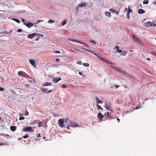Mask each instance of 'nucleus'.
Listing matches in <instances>:
<instances>
[{
  "instance_id": "052dcab7",
  "label": "nucleus",
  "mask_w": 156,
  "mask_h": 156,
  "mask_svg": "<svg viewBox=\"0 0 156 156\" xmlns=\"http://www.w3.org/2000/svg\"><path fill=\"white\" fill-rule=\"evenodd\" d=\"M21 20H22V22L24 23V22L25 21V20L24 19H22Z\"/></svg>"
},
{
  "instance_id": "c03bdc74",
  "label": "nucleus",
  "mask_w": 156,
  "mask_h": 156,
  "mask_svg": "<svg viewBox=\"0 0 156 156\" xmlns=\"http://www.w3.org/2000/svg\"><path fill=\"white\" fill-rule=\"evenodd\" d=\"M77 63L79 64V65H82V62L81 61H79V62H77Z\"/></svg>"
},
{
  "instance_id": "2f4dec72",
  "label": "nucleus",
  "mask_w": 156,
  "mask_h": 156,
  "mask_svg": "<svg viewBox=\"0 0 156 156\" xmlns=\"http://www.w3.org/2000/svg\"><path fill=\"white\" fill-rule=\"evenodd\" d=\"M83 65L84 66L86 67H88L89 66V64L87 63H84Z\"/></svg>"
},
{
  "instance_id": "13d9d810",
  "label": "nucleus",
  "mask_w": 156,
  "mask_h": 156,
  "mask_svg": "<svg viewBox=\"0 0 156 156\" xmlns=\"http://www.w3.org/2000/svg\"><path fill=\"white\" fill-rule=\"evenodd\" d=\"M39 38H40L39 37H37L35 39V40L36 41H38L39 40Z\"/></svg>"
},
{
  "instance_id": "dca6fc26",
  "label": "nucleus",
  "mask_w": 156,
  "mask_h": 156,
  "mask_svg": "<svg viewBox=\"0 0 156 156\" xmlns=\"http://www.w3.org/2000/svg\"><path fill=\"white\" fill-rule=\"evenodd\" d=\"M95 99L96 100L97 102L98 103H102L103 102L102 101H101V100H100L98 97H96L95 98Z\"/></svg>"
},
{
  "instance_id": "8fccbe9b",
  "label": "nucleus",
  "mask_w": 156,
  "mask_h": 156,
  "mask_svg": "<svg viewBox=\"0 0 156 156\" xmlns=\"http://www.w3.org/2000/svg\"><path fill=\"white\" fill-rule=\"evenodd\" d=\"M25 87H26V88H28V84H25Z\"/></svg>"
},
{
  "instance_id": "bb28decb",
  "label": "nucleus",
  "mask_w": 156,
  "mask_h": 156,
  "mask_svg": "<svg viewBox=\"0 0 156 156\" xmlns=\"http://www.w3.org/2000/svg\"><path fill=\"white\" fill-rule=\"evenodd\" d=\"M112 67L114 69L116 70L119 72V69L117 68L115 66H112Z\"/></svg>"
},
{
  "instance_id": "a211bd4d",
  "label": "nucleus",
  "mask_w": 156,
  "mask_h": 156,
  "mask_svg": "<svg viewBox=\"0 0 156 156\" xmlns=\"http://www.w3.org/2000/svg\"><path fill=\"white\" fill-rule=\"evenodd\" d=\"M119 72H121L123 74L126 75V73H127L126 71L120 69H119Z\"/></svg>"
},
{
  "instance_id": "9b49d317",
  "label": "nucleus",
  "mask_w": 156,
  "mask_h": 156,
  "mask_svg": "<svg viewBox=\"0 0 156 156\" xmlns=\"http://www.w3.org/2000/svg\"><path fill=\"white\" fill-rule=\"evenodd\" d=\"M151 22L150 21H148L145 23L144 25L145 27H150L151 26Z\"/></svg>"
},
{
  "instance_id": "49530a36",
  "label": "nucleus",
  "mask_w": 156,
  "mask_h": 156,
  "mask_svg": "<svg viewBox=\"0 0 156 156\" xmlns=\"http://www.w3.org/2000/svg\"><path fill=\"white\" fill-rule=\"evenodd\" d=\"M55 53H60V52L58 51H55Z\"/></svg>"
},
{
  "instance_id": "c9c22d12",
  "label": "nucleus",
  "mask_w": 156,
  "mask_h": 156,
  "mask_svg": "<svg viewBox=\"0 0 156 156\" xmlns=\"http://www.w3.org/2000/svg\"><path fill=\"white\" fill-rule=\"evenodd\" d=\"M38 122V120H35L33 121V124H36V123H37Z\"/></svg>"
},
{
  "instance_id": "f03ea898",
  "label": "nucleus",
  "mask_w": 156,
  "mask_h": 156,
  "mask_svg": "<svg viewBox=\"0 0 156 156\" xmlns=\"http://www.w3.org/2000/svg\"><path fill=\"white\" fill-rule=\"evenodd\" d=\"M95 55H96L97 57H98L100 59V60H101L102 61L105 62L107 63H111L109 62L106 59L102 57H100L98 55H97L96 53H94V54Z\"/></svg>"
},
{
  "instance_id": "680f3d73",
  "label": "nucleus",
  "mask_w": 156,
  "mask_h": 156,
  "mask_svg": "<svg viewBox=\"0 0 156 156\" xmlns=\"http://www.w3.org/2000/svg\"><path fill=\"white\" fill-rule=\"evenodd\" d=\"M41 89H42V91H44L47 90V89H43L42 88H41Z\"/></svg>"
},
{
  "instance_id": "20e7f679",
  "label": "nucleus",
  "mask_w": 156,
  "mask_h": 156,
  "mask_svg": "<svg viewBox=\"0 0 156 156\" xmlns=\"http://www.w3.org/2000/svg\"><path fill=\"white\" fill-rule=\"evenodd\" d=\"M32 128L31 127H25L23 128V131L25 132H31Z\"/></svg>"
},
{
  "instance_id": "7ed1b4c3",
  "label": "nucleus",
  "mask_w": 156,
  "mask_h": 156,
  "mask_svg": "<svg viewBox=\"0 0 156 156\" xmlns=\"http://www.w3.org/2000/svg\"><path fill=\"white\" fill-rule=\"evenodd\" d=\"M68 40L71 41H73V42H77V43H78L81 44H83L84 45V46H86L87 47H88V48H89V47L88 45L87 44H85L84 43H82V42L80 41H78V40H74V39H68Z\"/></svg>"
},
{
  "instance_id": "f3484780",
  "label": "nucleus",
  "mask_w": 156,
  "mask_h": 156,
  "mask_svg": "<svg viewBox=\"0 0 156 156\" xmlns=\"http://www.w3.org/2000/svg\"><path fill=\"white\" fill-rule=\"evenodd\" d=\"M132 10L130 9V8L129 7H128V9L127 11V14H128L130 15V12H132Z\"/></svg>"
},
{
  "instance_id": "0e129e2a",
  "label": "nucleus",
  "mask_w": 156,
  "mask_h": 156,
  "mask_svg": "<svg viewBox=\"0 0 156 156\" xmlns=\"http://www.w3.org/2000/svg\"><path fill=\"white\" fill-rule=\"evenodd\" d=\"M117 120L118 121V122H120V119H119L118 118H117Z\"/></svg>"
},
{
  "instance_id": "1a4fd4ad",
  "label": "nucleus",
  "mask_w": 156,
  "mask_h": 156,
  "mask_svg": "<svg viewBox=\"0 0 156 156\" xmlns=\"http://www.w3.org/2000/svg\"><path fill=\"white\" fill-rule=\"evenodd\" d=\"M24 24L26 25L28 27L30 28L33 26V24L32 23H24Z\"/></svg>"
},
{
  "instance_id": "b1692460",
  "label": "nucleus",
  "mask_w": 156,
  "mask_h": 156,
  "mask_svg": "<svg viewBox=\"0 0 156 156\" xmlns=\"http://www.w3.org/2000/svg\"><path fill=\"white\" fill-rule=\"evenodd\" d=\"M115 48H118V49H117V52H118L119 53L122 52V51L119 49V47L118 46H116Z\"/></svg>"
},
{
  "instance_id": "ea45409f",
  "label": "nucleus",
  "mask_w": 156,
  "mask_h": 156,
  "mask_svg": "<svg viewBox=\"0 0 156 156\" xmlns=\"http://www.w3.org/2000/svg\"><path fill=\"white\" fill-rule=\"evenodd\" d=\"M4 90V88L0 87V91H3Z\"/></svg>"
},
{
  "instance_id": "4be33fe9",
  "label": "nucleus",
  "mask_w": 156,
  "mask_h": 156,
  "mask_svg": "<svg viewBox=\"0 0 156 156\" xmlns=\"http://www.w3.org/2000/svg\"><path fill=\"white\" fill-rule=\"evenodd\" d=\"M51 85V83L49 82H45L43 84V86H50Z\"/></svg>"
},
{
  "instance_id": "774afa93",
  "label": "nucleus",
  "mask_w": 156,
  "mask_h": 156,
  "mask_svg": "<svg viewBox=\"0 0 156 156\" xmlns=\"http://www.w3.org/2000/svg\"><path fill=\"white\" fill-rule=\"evenodd\" d=\"M4 144L2 143H0V145H3Z\"/></svg>"
},
{
  "instance_id": "4468645a",
  "label": "nucleus",
  "mask_w": 156,
  "mask_h": 156,
  "mask_svg": "<svg viewBox=\"0 0 156 156\" xmlns=\"http://www.w3.org/2000/svg\"><path fill=\"white\" fill-rule=\"evenodd\" d=\"M16 127L14 126H12L10 127V129L13 132L15 131L16 129Z\"/></svg>"
},
{
  "instance_id": "2eb2a0df",
  "label": "nucleus",
  "mask_w": 156,
  "mask_h": 156,
  "mask_svg": "<svg viewBox=\"0 0 156 156\" xmlns=\"http://www.w3.org/2000/svg\"><path fill=\"white\" fill-rule=\"evenodd\" d=\"M86 6V5L85 2H83V3H82L80 4H79L78 5V7H85Z\"/></svg>"
},
{
  "instance_id": "72a5a7b5",
  "label": "nucleus",
  "mask_w": 156,
  "mask_h": 156,
  "mask_svg": "<svg viewBox=\"0 0 156 156\" xmlns=\"http://www.w3.org/2000/svg\"><path fill=\"white\" fill-rule=\"evenodd\" d=\"M106 114H107V115L108 117H110L111 116L110 115L109 113L108 112H107L106 113H105V115H106Z\"/></svg>"
},
{
  "instance_id": "864d4df0",
  "label": "nucleus",
  "mask_w": 156,
  "mask_h": 156,
  "mask_svg": "<svg viewBox=\"0 0 156 156\" xmlns=\"http://www.w3.org/2000/svg\"><path fill=\"white\" fill-rule=\"evenodd\" d=\"M83 49L86 51L90 52V50H88V49H85V48H84Z\"/></svg>"
},
{
  "instance_id": "37998d69",
  "label": "nucleus",
  "mask_w": 156,
  "mask_h": 156,
  "mask_svg": "<svg viewBox=\"0 0 156 156\" xmlns=\"http://www.w3.org/2000/svg\"><path fill=\"white\" fill-rule=\"evenodd\" d=\"M43 21L42 20V22H43ZM41 22V20H38L37 21L36 23H39Z\"/></svg>"
},
{
  "instance_id": "0eeeda50",
  "label": "nucleus",
  "mask_w": 156,
  "mask_h": 156,
  "mask_svg": "<svg viewBox=\"0 0 156 156\" xmlns=\"http://www.w3.org/2000/svg\"><path fill=\"white\" fill-rule=\"evenodd\" d=\"M18 74L20 76H23V77H26L27 74L24 72L21 71L18 72Z\"/></svg>"
},
{
  "instance_id": "473e14b6",
  "label": "nucleus",
  "mask_w": 156,
  "mask_h": 156,
  "mask_svg": "<svg viewBox=\"0 0 156 156\" xmlns=\"http://www.w3.org/2000/svg\"><path fill=\"white\" fill-rule=\"evenodd\" d=\"M66 20H64L63 21V22H62V26H64V25H65L66 23Z\"/></svg>"
},
{
  "instance_id": "6e6d98bb",
  "label": "nucleus",
  "mask_w": 156,
  "mask_h": 156,
  "mask_svg": "<svg viewBox=\"0 0 156 156\" xmlns=\"http://www.w3.org/2000/svg\"><path fill=\"white\" fill-rule=\"evenodd\" d=\"M52 91V90H50L47 92V93H50Z\"/></svg>"
},
{
  "instance_id": "a18cd8bd",
  "label": "nucleus",
  "mask_w": 156,
  "mask_h": 156,
  "mask_svg": "<svg viewBox=\"0 0 156 156\" xmlns=\"http://www.w3.org/2000/svg\"><path fill=\"white\" fill-rule=\"evenodd\" d=\"M110 11L112 12H114L115 11V10H114L113 9H110Z\"/></svg>"
},
{
  "instance_id": "9d476101",
  "label": "nucleus",
  "mask_w": 156,
  "mask_h": 156,
  "mask_svg": "<svg viewBox=\"0 0 156 156\" xmlns=\"http://www.w3.org/2000/svg\"><path fill=\"white\" fill-rule=\"evenodd\" d=\"M61 80V78H54L52 80L53 81L54 83H57L59 81Z\"/></svg>"
},
{
  "instance_id": "a19ab883",
  "label": "nucleus",
  "mask_w": 156,
  "mask_h": 156,
  "mask_svg": "<svg viewBox=\"0 0 156 156\" xmlns=\"http://www.w3.org/2000/svg\"><path fill=\"white\" fill-rule=\"evenodd\" d=\"M22 30L21 29H19L17 30V31L18 32H22Z\"/></svg>"
},
{
  "instance_id": "423d86ee",
  "label": "nucleus",
  "mask_w": 156,
  "mask_h": 156,
  "mask_svg": "<svg viewBox=\"0 0 156 156\" xmlns=\"http://www.w3.org/2000/svg\"><path fill=\"white\" fill-rule=\"evenodd\" d=\"M37 33H33L31 34H29L27 36V37L28 38H30L31 39H33L37 35Z\"/></svg>"
},
{
  "instance_id": "338daca9",
  "label": "nucleus",
  "mask_w": 156,
  "mask_h": 156,
  "mask_svg": "<svg viewBox=\"0 0 156 156\" xmlns=\"http://www.w3.org/2000/svg\"><path fill=\"white\" fill-rule=\"evenodd\" d=\"M43 139H45L46 138V137L45 136H44L43 137Z\"/></svg>"
},
{
  "instance_id": "a878e982",
  "label": "nucleus",
  "mask_w": 156,
  "mask_h": 156,
  "mask_svg": "<svg viewBox=\"0 0 156 156\" xmlns=\"http://www.w3.org/2000/svg\"><path fill=\"white\" fill-rule=\"evenodd\" d=\"M95 105L96 106H97V108L98 109H101L102 110H103V109H102V108L100 105H98L97 104H95Z\"/></svg>"
},
{
  "instance_id": "f8f14e48",
  "label": "nucleus",
  "mask_w": 156,
  "mask_h": 156,
  "mask_svg": "<svg viewBox=\"0 0 156 156\" xmlns=\"http://www.w3.org/2000/svg\"><path fill=\"white\" fill-rule=\"evenodd\" d=\"M138 13L140 14H142L144 13L145 11L142 9H140L138 10Z\"/></svg>"
},
{
  "instance_id": "e433bc0d",
  "label": "nucleus",
  "mask_w": 156,
  "mask_h": 156,
  "mask_svg": "<svg viewBox=\"0 0 156 156\" xmlns=\"http://www.w3.org/2000/svg\"><path fill=\"white\" fill-rule=\"evenodd\" d=\"M37 34L40 37H43L44 36L43 34H38L37 33Z\"/></svg>"
},
{
  "instance_id": "ddd939ff",
  "label": "nucleus",
  "mask_w": 156,
  "mask_h": 156,
  "mask_svg": "<svg viewBox=\"0 0 156 156\" xmlns=\"http://www.w3.org/2000/svg\"><path fill=\"white\" fill-rule=\"evenodd\" d=\"M30 63L34 67H36V66L35 65V62L33 59H30Z\"/></svg>"
},
{
  "instance_id": "603ef678",
  "label": "nucleus",
  "mask_w": 156,
  "mask_h": 156,
  "mask_svg": "<svg viewBox=\"0 0 156 156\" xmlns=\"http://www.w3.org/2000/svg\"><path fill=\"white\" fill-rule=\"evenodd\" d=\"M29 115V112H28L27 111L26 112V113L25 114V115Z\"/></svg>"
},
{
  "instance_id": "4d7b16f0",
  "label": "nucleus",
  "mask_w": 156,
  "mask_h": 156,
  "mask_svg": "<svg viewBox=\"0 0 156 156\" xmlns=\"http://www.w3.org/2000/svg\"><path fill=\"white\" fill-rule=\"evenodd\" d=\"M37 137H41V135H40V133H39L37 135Z\"/></svg>"
},
{
  "instance_id": "c85d7f7f",
  "label": "nucleus",
  "mask_w": 156,
  "mask_h": 156,
  "mask_svg": "<svg viewBox=\"0 0 156 156\" xmlns=\"http://www.w3.org/2000/svg\"><path fill=\"white\" fill-rule=\"evenodd\" d=\"M48 22L49 23H54L55 22V21L54 20H49L48 21Z\"/></svg>"
},
{
  "instance_id": "79ce46f5",
  "label": "nucleus",
  "mask_w": 156,
  "mask_h": 156,
  "mask_svg": "<svg viewBox=\"0 0 156 156\" xmlns=\"http://www.w3.org/2000/svg\"><path fill=\"white\" fill-rule=\"evenodd\" d=\"M61 86H62V87L64 88H66V85L62 84V85Z\"/></svg>"
},
{
  "instance_id": "aec40b11",
  "label": "nucleus",
  "mask_w": 156,
  "mask_h": 156,
  "mask_svg": "<svg viewBox=\"0 0 156 156\" xmlns=\"http://www.w3.org/2000/svg\"><path fill=\"white\" fill-rule=\"evenodd\" d=\"M132 37L133 40L136 42L139 40V39L133 35H132Z\"/></svg>"
},
{
  "instance_id": "5fc2aeb1",
  "label": "nucleus",
  "mask_w": 156,
  "mask_h": 156,
  "mask_svg": "<svg viewBox=\"0 0 156 156\" xmlns=\"http://www.w3.org/2000/svg\"><path fill=\"white\" fill-rule=\"evenodd\" d=\"M67 125H68V126H67L66 127V128L67 129H69V127H70L69 126V125H68V124H67Z\"/></svg>"
},
{
  "instance_id": "bf43d9fd",
  "label": "nucleus",
  "mask_w": 156,
  "mask_h": 156,
  "mask_svg": "<svg viewBox=\"0 0 156 156\" xmlns=\"http://www.w3.org/2000/svg\"><path fill=\"white\" fill-rule=\"evenodd\" d=\"M114 86H115L116 88H118L119 87V85H114Z\"/></svg>"
},
{
  "instance_id": "69168bd1",
  "label": "nucleus",
  "mask_w": 156,
  "mask_h": 156,
  "mask_svg": "<svg viewBox=\"0 0 156 156\" xmlns=\"http://www.w3.org/2000/svg\"><path fill=\"white\" fill-rule=\"evenodd\" d=\"M147 60H149V61H150V60H151V59H150V58H147Z\"/></svg>"
},
{
  "instance_id": "6ab92c4d",
  "label": "nucleus",
  "mask_w": 156,
  "mask_h": 156,
  "mask_svg": "<svg viewBox=\"0 0 156 156\" xmlns=\"http://www.w3.org/2000/svg\"><path fill=\"white\" fill-rule=\"evenodd\" d=\"M126 76H128L129 77L131 78L134 79V77L131 75L129 73H126Z\"/></svg>"
},
{
  "instance_id": "39448f33",
  "label": "nucleus",
  "mask_w": 156,
  "mask_h": 156,
  "mask_svg": "<svg viewBox=\"0 0 156 156\" xmlns=\"http://www.w3.org/2000/svg\"><path fill=\"white\" fill-rule=\"evenodd\" d=\"M58 124L59 125V126L61 127H63L64 126V125L63 124H64L63 120L61 119H60L58 120Z\"/></svg>"
},
{
  "instance_id": "e2e57ef3",
  "label": "nucleus",
  "mask_w": 156,
  "mask_h": 156,
  "mask_svg": "<svg viewBox=\"0 0 156 156\" xmlns=\"http://www.w3.org/2000/svg\"><path fill=\"white\" fill-rule=\"evenodd\" d=\"M79 74L81 75H82V73L80 72H79Z\"/></svg>"
},
{
  "instance_id": "4c0bfd02",
  "label": "nucleus",
  "mask_w": 156,
  "mask_h": 156,
  "mask_svg": "<svg viewBox=\"0 0 156 156\" xmlns=\"http://www.w3.org/2000/svg\"><path fill=\"white\" fill-rule=\"evenodd\" d=\"M29 136L28 135H25L24 136H23V138L24 139H25V138L28 137Z\"/></svg>"
},
{
  "instance_id": "f704fd0d",
  "label": "nucleus",
  "mask_w": 156,
  "mask_h": 156,
  "mask_svg": "<svg viewBox=\"0 0 156 156\" xmlns=\"http://www.w3.org/2000/svg\"><path fill=\"white\" fill-rule=\"evenodd\" d=\"M25 119V118L23 116H21L19 118V120H24Z\"/></svg>"
},
{
  "instance_id": "58836bf2",
  "label": "nucleus",
  "mask_w": 156,
  "mask_h": 156,
  "mask_svg": "<svg viewBox=\"0 0 156 156\" xmlns=\"http://www.w3.org/2000/svg\"><path fill=\"white\" fill-rule=\"evenodd\" d=\"M138 42V43L140 44H141L143 46V44L139 40L137 41Z\"/></svg>"
},
{
  "instance_id": "09e8293b",
  "label": "nucleus",
  "mask_w": 156,
  "mask_h": 156,
  "mask_svg": "<svg viewBox=\"0 0 156 156\" xmlns=\"http://www.w3.org/2000/svg\"><path fill=\"white\" fill-rule=\"evenodd\" d=\"M55 61L56 62H58L60 61V59L58 58H57L55 59Z\"/></svg>"
},
{
  "instance_id": "393cba45",
  "label": "nucleus",
  "mask_w": 156,
  "mask_h": 156,
  "mask_svg": "<svg viewBox=\"0 0 156 156\" xmlns=\"http://www.w3.org/2000/svg\"><path fill=\"white\" fill-rule=\"evenodd\" d=\"M122 53L121 54V55H123L124 56H125L127 53V51H122Z\"/></svg>"
},
{
  "instance_id": "7c9ffc66",
  "label": "nucleus",
  "mask_w": 156,
  "mask_h": 156,
  "mask_svg": "<svg viewBox=\"0 0 156 156\" xmlns=\"http://www.w3.org/2000/svg\"><path fill=\"white\" fill-rule=\"evenodd\" d=\"M90 42L91 43L94 44H96V43L95 41L93 40H90Z\"/></svg>"
},
{
  "instance_id": "3c124183",
  "label": "nucleus",
  "mask_w": 156,
  "mask_h": 156,
  "mask_svg": "<svg viewBox=\"0 0 156 156\" xmlns=\"http://www.w3.org/2000/svg\"><path fill=\"white\" fill-rule=\"evenodd\" d=\"M151 26L154 27L156 26V24L155 23H151Z\"/></svg>"
},
{
  "instance_id": "412c9836",
  "label": "nucleus",
  "mask_w": 156,
  "mask_h": 156,
  "mask_svg": "<svg viewBox=\"0 0 156 156\" xmlns=\"http://www.w3.org/2000/svg\"><path fill=\"white\" fill-rule=\"evenodd\" d=\"M105 15L108 17H111V13L109 12H106L105 13Z\"/></svg>"
},
{
  "instance_id": "f257e3e1",
  "label": "nucleus",
  "mask_w": 156,
  "mask_h": 156,
  "mask_svg": "<svg viewBox=\"0 0 156 156\" xmlns=\"http://www.w3.org/2000/svg\"><path fill=\"white\" fill-rule=\"evenodd\" d=\"M67 122V123L68 124V125H69V126L70 127H77L79 126L78 125L75 124L74 123L72 122L71 121L68 120L67 118L66 119L65 121V122Z\"/></svg>"
},
{
  "instance_id": "cd10ccee",
  "label": "nucleus",
  "mask_w": 156,
  "mask_h": 156,
  "mask_svg": "<svg viewBox=\"0 0 156 156\" xmlns=\"http://www.w3.org/2000/svg\"><path fill=\"white\" fill-rule=\"evenodd\" d=\"M43 125V122H40L39 123V124H38V127H41V126H42V125Z\"/></svg>"
},
{
  "instance_id": "6e6552de",
  "label": "nucleus",
  "mask_w": 156,
  "mask_h": 156,
  "mask_svg": "<svg viewBox=\"0 0 156 156\" xmlns=\"http://www.w3.org/2000/svg\"><path fill=\"white\" fill-rule=\"evenodd\" d=\"M104 116V115H103L100 112L97 115V118L99 119V122H101L102 121V119Z\"/></svg>"
},
{
  "instance_id": "c756f323",
  "label": "nucleus",
  "mask_w": 156,
  "mask_h": 156,
  "mask_svg": "<svg viewBox=\"0 0 156 156\" xmlns=\"http://www.w3.org/2000/svg\"><path fill=\"white\" fill-rule=\"evenodd\" d=\"M143 2L144 4H148L149 2L148 0H145L143 1Z\"/></svg>"
},
{
  "instance_id": "5701e85b",
  "label": "nucleus",
  "mask_w": 156,
  "mask_h": 156,
  "mask_svg": "<svg viewBox=\"0 0 156 156\" xmlns=\"http://www.w3.org/2000/svg\"><path fill=\"white\" fill-rule=\"evenodd\" d=\"M12 20H14V21H15L16 22L18 23H20V21L19 20H18V19L14 18H12Z\"/></svg>"
},
{
  "instance_id": "de8ad7c7",
  "label": "nucleus",
  "mask_w": 156,
  "mask_h": 156,
  "mask_svg": "<svg viewBox=\"0 0 156 156\" xmlns=\"http://www.w3.org/2000/svg\"><path fill=\"white\" fill-rule=\"evenodd\" d=\"M126 16H127V18L128 19H130L129 15L126 14Z\"/></svg>"
}]
</instances>
